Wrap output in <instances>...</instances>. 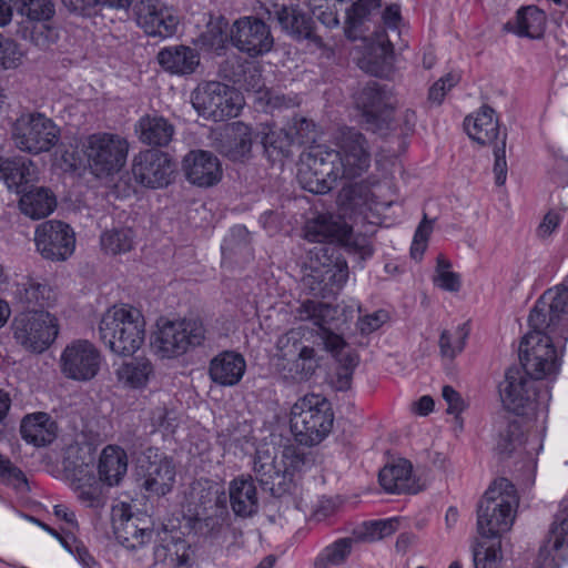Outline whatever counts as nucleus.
Here are the masks:
<instances>
[{"label": "nucleus", "instance_id": "nucleus-60", "mask_svg": "<svg viewBox=\"0 0 568 568\" xmlns=\"http://www.w3.org/2000/svg\"><path fill=\"white\" fill-rule=\"evenodd\" d=\"M442 396L447 403V413L458 416L466 408V403L460 394L450 385H445L442 390Z\"/></svg>", "mask_w": 568, "mask_h": 568}, {"label": "nucleus", "instance_id": "nucleus-34", "mask_svg": "<svg viewBox=\"0 0 568 568\" xmlns=\"http://www.w3.org/2000/svg\"><path fill=\"white\" fill-rule=\"evenodd\" d=\"M546 28V13L537 6L521 7L516 17L504 24V30L523 38L539 39Z\"/></svg>", "mask_w": 568, "mask_h": 568}, {"label": "nucleus", "instance_id": "nucleus-35", "mask_svg": "<svg viewBox=\"0 0 568 568\" xmlns=\"http://www.w3.org/2000/svg\"><path fill=\"white\" fill-rule=\"evenodd\" d=\"M34 179L36 170L30 159L16 156L0 162V180L17 194L26 191Z\"/></svg>", "mask_w": 568, "mask_h": 568}, {"label": "nucleus", "instance_id": "nucleus-18", "mask_svg": "<svg viewBox=\"0 0 568 568\" xmlns=\"http://www.w3.org/2000/svg\"><path fill=\"white\" fill-rule=\"evenodd\" d=\"M230 39L235 48L253 58L267 53L274 44L270 27L254 17L237 19L231 28Z\"/></svg>", "mask_w": 568, "mask_h": 568}, {"label": "nucleus", "instance_id": "nucleus-36", "mask_svg": "<svg viewBox=\"0 0 568 568\" xmlns=\"http://www.w3.org/2000/svg\"><path fill=\"white\" fill-rule=\"evenodd\" d=\"M128 471L126 452L118 445H106L99 458V478L108 486H116Z\"/></svg>", "mask_w": 568, "mask_h": 568}, {"label": "nucleus", "instance_id": "nucleus-12", "mask_svg": "<svg viewBox=\"0 0 568 568\" xmlns=\"http://www.w3.org/2000/svg\"><path fill=\"white\" fill-rule=\"evenodd\" d=\"M59 138V126L39 112L22 114L12 125L16 146L27 153L48 152L57 144Z\"/></svg>", "mask_w": 568, "mask_h": 568}, {"label": "nucleus", "instance_id": "nucleus-59", "mask_svg": "<svg viewBox=\"0 0 568 568\" xmlns=\"http://www.w3.org/2000/svg\"><path fill=\"white\" fill-rule=\"evenodd\" d=\"M387 320L388 313L385 310H378L359 317L357 326L362 334L367 335L377 331Z\"/></svg>", "mask_w": 568, "mask_h": 568}, {"label": "nucleus", "instance_id": "nucleus-33", "mask_svg": "<svg viewBox=\"0 0 568 568\" xmlns=\"http://www.w3.org/2000/svg\"><path fill=\"white\" fill-rule=\"evenodd\" d=\"M257 135L261 138L264 154L270 162H281L291 155L294 143L292 132H287L286 128H278L274 123H263Z\"/></svg>", "mask_w": 568, "mask_h": 568}, {"label": "nucleus", "instance_id": "nucleus-8", "mask_svg": "<svg viewBox=\"0 0 568 568\" xmlns=\"http://www.w3.org/2000/svg\"><path fill=\"white\" fill-rule=\"evenodd\" d=\"M152 346L163 358H175L201 346L205 341V327L200 320H161L156 324Z\"/></svg>", "mask_w": 568, "mask_h": 568}, {"label": "nucleus", "instance_id": "nucleus-37", "mask_svg": "<svg viewBox=\"0 0 568 568\" xmlns=\"http://www.w3.org/2000/svg\"><path fill=\"white\" fill-rule=\"evenodd\" d=\"M19 207L32 220L44 219L57 207V196L44 186H32L20 193Z\"/></svg>", "mask_w": 568, "mask_h": 568}, {"label": "nucleus", "instance_id": "nucleus-62", "mask_svg": "<svg viewBox=\"0 0 568 568\" xmlns=\"http://www.w3.org/2000/svg\"><path fill=\"white\" fill-rule=\"evenodd\" d=\"M63 6L78 16L89 17L98 8V0H61Z\"/></svg>", "mask_w": 568, "mask_h": 568}, {"label": "nucleus", "instance_id": "nucleus-2", "mask_svg": "<svg viewBox=\"0 0 568 568\" xmlns=\"http://www.w3.org/2000/svg\"><path fill=\"white\" fill-rule=\"evenodd\" d=\"M338 150L313 145L308 152L310 176L305 189L314 194L332 191L339 179H356L371 166V152L366 136L354 128H344Z\"/></svg>", "mask_w": 568, "mask_h": 568}, {"label": "nucleus", "instance_id": "nucleus-40", "mask_svg": "<svg viewBox=\"0 0 568 568\" xmlns=\"http://www.w3.org/2000/svg\"><path fill=\"white\" fill-rule=\"evenodd\" d=\"M381 8H371L363 0L352 3L345 11L344 34L349 41L366 40L369 37V23Z\"/></svg>", "mask_w": 568, "mask_h": 568}, {"label": "nucleus", "instance_id": "nucleus-17", "mask_svg": "<svg viewBox=\"0 0 568 568\" xmlns=\"http://www.w3.org/2000/svg\"><path fill=\"white\" fill-rule=\"evenodd\" d=\"M34 243L40 255L48 261H67L75 248L73 229L58 220H49L37 226Z\"/></svg>", "mask_w": 568, "mask_h": 568}, {"label": "nucleus", "instance_id": "nucleus-61", "mask_svg": "<svg viewBox=\"0 0 568 568\" xmlns=\"http://www.w3.org/2000/svg\"><path fill=\"white\" fill-rule=\"evenodd\" d=\"M434 284L447 292H458L462 287V281L458 273L442 272L434 277Z\"/></svg>", "mask_w": 568, "mask_h": 568}, {"label": "nucleus", "instance_id": "nucleus-9", "mask_svg": "<svg viewBox=\"0 0 568 568\" xmlns=\"http://www.w3.org/2000/svg\"><path fill=\"white\" fill-rule=\"evenodd\" d=\"M320 253L305 282L314 296L334 297L347 282L348 265L336 246L324 245Z\"/></svg>", "mask_w": 568, "mask_h": 568}, {"label": "nucleus", "instance_id": "nucleus-51", "mask_svg": "<svg viewBox=\"0 0 568 568\" xmlns=\"http://www.w3.org/2000/svg\"><path fill=\"white\" fill-rule=\"evenodd\" d=\"M12 7L31 20L47 21L54 14L51 0H9Z\"/></svg>", "mask_w": 568, "mask_h": 568}, {"label": "nucleus", "instance_id": "nucleus-64", "mask_svg": "<svg viewBox=\"0 0 568 568\" xmlns=\"http://www.w3.org/2000/svg\"><path fill=\"white\" fill-rule=\"evenodd\" d=\"M0 478L2 480H14L18 483H26V476L21 469L12 465L9 458L0 456Z\"/></svg>", "mask_w": 568, "mask_h": 568}, {"label": "nucleus", "instance_id": "nucleus-63", "mask_svg": "<svg viewBox=\"0 0 568 568\" xmlns=\"http://www.w3.org/2000/svg\"><path fill=\"white\" fill-rule=\"evenodd\" d=\"M382 22L386 29L398 31L399 24L402 22L400 6L397 3H390L386 6L382 12Z\"/></svg>", "mask_w": 568, "mask_h": 568}, {"label": "nucleus", "instance_id": "nucleus-48", "mask_svg": "<svg viewBox=\"0 0 568 568\" xmlns=\"http://www.w3.org/2000/svg\"><path fill=\"white\" fill-rule=\"evenodd\" d=\"M333 356L338 363L336 372V388L345 392L351 388L354 371L359 363V356L356 351H345V348L341 349Z\"/></svg>", "mask_w": 568, "mask_h": 568}, {"label": "nucleus", "instance_id": "nucleus-49", "mask_svg": "<svg viewBox=\"0 0 568 568\" xmlns=\"http://www.w3.org/2000/svg\"><path fill=\"white\" fill-rule=\"evenodd\" d=\"M475 568H499L501 560L500 540H484L473 551Z\"/></svg>", "mask_w": 568, "mask_h": 568}, {"label": "nucleus", "instance_id": "nucleus-7", "mask_svg": "<svg viewBox=\"0 0 568 568\" xmlns=\"http://www.w3.org/2000/svg\"><path fill=\"white\" fill-rule=\"evenodd\" d=\"M334 413L329 400L320 394H306L292 407L291 428L301 444H320L332 430Z\"/></svg>", "mask_w": 568, "mask_h": 568}, {"label": "nucleus", "instance_id": "nucleus-41", "mask_svg": "<svg viewBox=\"0 0 568 568\" xmlns=\"http://www.w3.org/2000/svg\"><path fill=\"white\" fill-rule=\"evenodd\" d=\"M19 302L26 305L30 311H44L53 306L57 302L55 291L45 282H39L28 278L17 291Z\"/></svg>", "mask_w": 568, "mask_h": 568}, {"label": "nucleus", "instance_id": "nucleus-23", "mask_svg": "<svg viewBox=\"0 0 568 568\" xmlns=\"http://www.w3.org/2000/svg\"><path fill=\"white\" fill-rule=\"evenodd\" d=\"M136 20L148 36L162 39L172 37L179 24L173 10L160 1L141 2Z\"/></svg>", "mask_w": 568, "mask_h": 568}, {"label": "nucleus", "instance_id": "nucleus-26", "mask_svg": "<svg viewBox=\"0 0 568 568\" xmlns=\"http://www.w3.org/2000/svg\"><path fill=\"white\" fill-rule=\"evenodd\" d=\"M131 514L130 505L122 504L112 510V523L116 539L128 549H136L151 541L153 527L140 526Z\"/></svg>", "mask_w": 568, "mask_h": 568}, {"label": "nucleus", "instance_id": "nucleus-21", "mask_svg": "<svg viewBox=\"0 0 568 568\" xmlns=\"http://www.w3.org/2000/svg\"><path fill=\"white\" fill-rule=\"evenodd\" d=\"M296 313L301 321H310L318 327L317 335L322 338L325 349L332 355L347 347L344 337L332 329V322L337 313L336 307L306 300L298 306Z\"/></svg>", "mask_w": 568, "mask_h": 568}, {"label": "nucleus", "instance_id": "nucleus-14", "mask_svg": "<svg viewBox=\"0 0 568 568\" xmlns=\"http://www.w3.org/2000/svg\"><path fill=\"white\" fill-rule=\"evenodd\" d=\"M128 151V141L112 133L92 134L85 146L89 166L99 178L119 172L125 164Z\"/></svg>", "mask_w": 568, "mask_h": 568}, {"label": "nucleus", "instance_id": "nucleus-56", "mask_svg": "<svg viewBox=\"0 0 568 568\" xmlns=\"http://www.w3.org/2000/svg\"><path fill=\"white\" fill-rule=\"evenodd\" d=\"M460 81V75L449 72L438 79L428 91V99L432 102L440 104L448 91H450Z\"/></svg>", "mask_w": 568, "mask_h": 568}, {"label": "nucleus", "instance_id": "nucleus-32", "mask_svg": "<svg viewBox=\"0 0 568 568\" xmlns=\"http://www.w3.org/2000/svg\"><path fill=\"white\" fill-rule=\"evenodd\" d=\"M464 126L468 136L481 145L491 144L499 138L498 118L488 105H483L475 115L466 116Z\"/></svg>", "mask_w": 568, "mask_h": 568}, {"label": "nucleus", "instance_id": "nucleus-3", "mask_svg": "<svg viewBox=\"0 0 568 568\" xmlns=\"http://www.w3.org/2000/svg\"><path fill=\"white\" fill-rule=\"evenodd\" d=\"M396 100L392 90L376 81L368 82L356 98L366 129L373 133L399 139L412 135L417 115L413 109L395 110Z\"/></svg>", "mask_w": 568, "mask_h": 568}, {"label": "nucleus", "instance_id": "nucleus-38", "mask_svg": "<svg viewBox=\"0 0 568 568\" xmlns=\"http://www.w3.org/2000/svg\"><path fill=\"white\" fill-rule=\"evenodd\" d=\"M135 131L143 144L161 148L169 145L175 129L164 116L146 114L139 119Z\"/></svg>", "mask_w": 568, "mask_h": 568}, {"label": "nucleus", "instance_id": "nucleus-53", "mask_svg": "<svg viewBox=\"0 0 568 568\" xmlns=\"http://www.w3.org/2000/svg\"><path fill=\"white\" fill-rule=\"evenodd\" d=\"M337 244L346 247L348 252L358 254L362 260L369 258L374 254V250L369 244L368 239L362 234H354L351 225L347 237L338 240Z\"/></svg>", "mask_w": 568, "mask_h": 568}, {"label": "nucleus", "instance_id": "nucleus-11", "mask_svg": "<svg viewBox=\"0 0 568 568\" xmlns=\"http://www.w3.org/2000/svg\"><path fill=\"white\" fill-rule=\"evenodd\" d=\"M13 338L24 349L42 353L48 349L59 334L58 318L48 311L22 312L11 325Z\"/></svg>", "mask_w": 568, "mask_h": 568}, {"label": "nucleus", "instance_id": "nucleus-22", "mask_svg": "<svg viewBox=\"0 0 568 568\" xmlns=\"http://www.w3.org/2000/svg\"><path fill=\"white\" fill-rule=\"evenodd\" d=\"M153 564L162 568H192L190 544L163 526L156 530Z\"/></svg>", "mask_w": 568, "mask_h": 568}, {"label": "nucleus", "instance_id": "nucleus-50", "mask_svg": "<svg viewBox=\"0 0 568 568\" xmlns=\"http://www.w3.org/2000/svg\"><path fill=\"white\" fill-rule=\"evenodd\" d=\"M226 30L227 21L224 18H220L216 22H210L206 31L200 36L201 44L207 50L221 54L229 40Z\"/></svg>", "mask_w": 568, "mask_h": 568}, {"label": "nucleus", "instance_id": "nucleus-42", "mask_svg": "<svg viewBox=\"0 0 568 568\" xmlns=\"http://www.w3.org/2000/svg\"><path fill=\"white\" fill-rule=\"evenodd\" d=\"M153 374V365L146 357H133L116 369L118 379L131 388L145 387Z\"/></svg>", "mask_w": 568, "mask_h": 568}, {"label": "nucleus", "instance_id": "nucleus-44", "mask_svg": "<svg viewBox=\"0 0 568 568\" xmlns=\"http://www.w3.org/2000/svg\"><path fill=\"white\" fill-rule=\"evenodd\" d=\"M526 440V434L521 422L513 419L499 430L495 450L501 458H507L525 445Z\"/></svg>", "mask_w": 568, "mask_h": 568}, {"label": "nucleus", "instance_id": "nucleus-10", "mask_svg": "<svg viewBox=\"0 0 568 568\" xmlns=\"http://www.w3.org/2000/svg\"><path fill=\"white\" fill-rule=\"evenodd\" d=\"M192 105L206 120L225 121L240 114L243 97L233 87L210 81L192 93Z\"/></svg>", "mask_w": 568, "mask_h": 568}, {"label": "nucleus", "instance_id": "nucleus-39", "mask_svg": "<svg viewBox=\"0 0 568 568\" xmlns=\"http://www.w3.org/2000/svg\"><path fill=\"white\" fill-rule=\"evenodd\" d=\"M229 497L232 510L236 516L248 517L258 507L256 487L252 478L236 477L229 486Z\"/></svg>", "mask_w": 568, "mask_h": 568}, {"label": "nucleus", "instance_id": "nucleus-55", "mask_svg": "<svg viewBox=\"0 0 568 568\" xmlns=\"http://www.w3.org/2000/svg\"><path fill=\"white\" fill-rule=\"evenodd\" d=\"M324 4H315L313 14L326 28H336L339 26L338 9L336 4H342L343 0H324Z\"/></svg>", "mask_w": 568, "mask_h": 568}, {"label": "nucleus", "instance_id": "nucleus-4", "mask_svg": "<svg viewBox=\"0 0 568 568\" xmlns=\"http://www.w3.org/2000/svg\"><path fill=\"white\" fill-rule=\"evenodd\" d=\"M312 465L310 454L294 445H286L281 449L280 457L258 450L253 469L263 490L275 498L296 499L301 495L296 475L307 470Z\"/></svg>", "mask_w": 568, "mask_h": 568}, {"label": "nucleus", "instance_id": "nucleus-30", "mask_svg": "<svg viewBox=\"0 0 568 568\" xmlns=\"http://www.w3.org/2000/svg\"><path fill=\"white\" fill-rule=\"evenodd\" d=\"M20 434L26 443L36 447H44L57 438L58 425L48 413L38 412L23 417Z\"/></svg>", "mask_w": 568, "mask_h": 568}, {"label": "nucleus", "instance_id": "nucleus-1", "mask_svg": "<svg viewBox=\"0 0 568 568\" xmlns=\"http://www.w3.org/2000/svg\"><path fill=\"white\" fill-rule=\"evenodd\" d=\"M530 331L519 345L520 365L506 371L499 394L506 409L518 416H532L550 394L538 381L557 374L561 362L557 347L568 341V284L548 288L536 301L528 316Z\"/></svg>", "mask_w": 568, "mask_h": 568}, {"label": "nucleus", "instance_id": "nucleus-24", "mask_svg": "<svg viewBox=\"0 0 568 568\" xmlns=\"http://www.w3.org/2000/svg\"><path fill=\"white\" fill-rule=\"evenodd\" d=\"M186 180L201 187L215 185L222 179V165L216 155L210 151L192 150L183 159Z\"/></svg>", "mask_w": 568, "mask_h": 568}, {"label": "nucleus", "instance_id": "nucleus-45", "mask_svg": "<svg viewBox=\"0 0 568 568\" xmlns=\"http://www.w3.org/2000/svg\"><path fill=\"white\" fill-rule=\"evenodd\" d=\"M354 539L338 538L321 550L314 560V568H331L343 565L349 557Z\"/></svg>", "mask_w": 568, "mask_h": 568}, {"label": "nucleus", "instance_id": "nucleus-20", "mask_svg": "<svg viewBox=\"0 0 568 568\" xmlns=\"http://www.w3.org/2000/svg\"><path fill=\"white\" fill-rule=\"evenodd\" d=\"M265 11L268 20L276 21L282 30L294 39L307 40L316 49L324 48L322 37L315 33L312 17L302 11L298 6L272 3L271 7L265 8Z\"/></svg>", "mask_w": 568, "mask_h": 568}, {"label": "nucleus", "instance_id": "nucleus-15", "mask_svg": "<svg viewBox=\"0 0 568 568\" xmlns=\"http://www.w3.org/2000/svg\"><path fill=\"white\" fill-rule=\"evenodd\" d=\"M138 475L143 490L161 497L172 491L176 469L172 457L156 447H148L138 459Z\"/></svg>", "mask_w": 568, "mask_h": 568}, {"label": "nucleus", "instance_id": "nucleus-5", "mask_svg": "<svg viewBox=\"0 0 568 568\" xmlns=\"http://www.w3.org/2000/svg\"><path fill=\"white\" fill-rule=\"evenodd\" d=\"M98 331L100 341L113 354L132 356L144 343L145 320L131 305H113L103 313Z\"/></svg>", "mask_w": 568, "mask_h": 568}, {"label": "nucleus", "instance_id": "nucleus-52", "mask_svg": "<svg viewBox=\"0 0 568 568\" xmlns=\"http://www.w3.org/2000/svg\"><path fill=\"white\" fill-rule=\"evenodd\" d=\"M315 128L316 124L314 123V121L305 116L296 115L287 123L286 130L287 132H292L294 144L303 145L315 142Z\"/></svg>", "mask_w": 568, "mask_h": 568}, {"label": "nucleus", "instance_id": "nucleus-13", "mask_svg": "<svg viewBox=\"0 0 568 568\" xmlns=\"http://www.w3.org/2000/svg\"><path fill=\"white\" fill-rule=\"evenodd\" d=\"M104 355L91 341L78 338L62 349L59 358L61 374L70 381L88 383L101 372Z\"/></svg>", "mask_w": 568, "mask_h": 568}, {"label": "nucleus", "instance_id": "nucleus-28", "mask_svg": "<svg viewBox=\"0 0 568 568\" xmlns=\"http://www.w3.org/2000/svg\"><path fill=\"white\" fill-rule=\"evenodd\" d=\"M303 231L304 237L308 242H327V245L333 246V243L347 237L349 225L339 216L317 214L306 221Z\"/></svg>", "mask_w": 568, "mask_h": 568}, {"label": "nucleus", "instance_id": "nucleus-25", "mask_svg": "<svg viewBox=\"0 0 568 568\" xmlns=\"http://www.w3.org/2000/svg\"><path fill=\"white\" fill-rule=\"evenodd\" d=\"M277 347L281 351L283 358H286L297 352V357L294 359L293 366L290 368L293 379L307 381L314 375L318 367L315 349L302 344L300 333L295 331L286 333L278 338Z\"/></svg>", "mask_w": 568, "mask_h": 568}, {"label": "nucleus", "instance_id": "nucleus-43", "mask_svg": "<svg viewBox=\"0 0 568 568\" xmlns=\"http://www.w3.org/2000/svg\"><path fill=\"white\" fill-rule=\"evenodd\" d=\"M470 331L469 322L462 323L450 329H444L438 341L440 356L453 361L462 354L466 347Z\"/></svg>", "mask_w": 568, "mask_h": 568}, {"label": "nucleus", "instance_id": "nucleus-46", "mask_svg": "<svg viewBox=\"0 0 568 568\" xmlns=\"http://www.w3.org/2000/svg\"><path fill=\"white\" fill-rule=\"evenodd\" d=\"M75 491L79 500L90 508H103L106 498L103 493V485L100 478H97L93 474L87 475L83 478H77L74 480Z\"/></svg>", "mask_w": 568, "mask_h": 568}, {"label": "nucleus", "instance_id": "nucleus-6", "mask_svg": "<svg viewBox=\"0 0 568 568\" xmlns=\"http://www.w3.org/2000/svg\"><path fill=\"white\" fill-rule=\"evenodd\" d=\"M518 503L517 489L509 479L494 480L478 504L479 535L489 540H500V535L513 526Z\"/></svg>", "mask_w": 568, "mask_h": 568}, {"label": "nucleus", "instance_id": "nucleus-27", "mask_svg": "<svg viewBox=\"0 0 568 568\" xmlns=\"http://www.w3.org/2000/svg\"><path fill=\"white\" fill-rule=\"evenodd\" d=\"M378 481L388 494H416L420 490L413 475V465L405 458H399L382 468Z\"/></svg>", "mask_w": 568, "mask_h": 568}, {"label": "nucleus", "instance_id": "nucleus-19", "mask_svg": "<svg viewBox=\"0 0 568 568\" xmlns=\"http://www.w3.org/2000/svg\"><path fill=\"white\" fill-rule=\"evenodd\" d=\"M568 562V499L561 501L550 528V538L538 551L534 568H560Z\"/></svg>", "mask_w": 568, "mask_h": 568}, {"label": "nucleus", "instance_id": "nucleus-58", "mask_svg": "<svg viewBox=\"0 0 568 568\" xmlns=\"http://www.w3.org/2000/svg\"><path fill=\"white\" fill-rule=\"evenodd\" d=\"M506 138L507 134L504 133L500 140V145L496 144L494 148V173H495V182L497 185H503L506 182L507 178V161H506Z\"/></svg>", "mask_w": 568, "mask_h": 568}, {"label": "nucleus", "instance_id": "nucleus-29", "mask_svg": "<svg viewBox=\"0 0 568 568\" xmlns=\"http://www.w3.org/2000/svg\"><path fill=\"white\" fill-rule=\"evenodd\" d=\"M246 371V362L240 353L224 351L214 356L209 366L212 382L221 386H234L240 383Z\"/></svg>", "mask_w": 568, "mask_h": 568}, {"label": "nucleus", "instance_id": "nucleus-47", "mask_svg": "<svg viewBox=\"0 0 568 568\" xmlns=\"http://www.w3.org/2000/svg\"><path fill=\"white\" fill-rule=\"evenodd\" d=\"M135 234L130 227H119L104 231L100 244L106 254L120 255L130 252L134 246Z\"/></svg>", "mask_w": 568, "mask_h": 568}, {"label": "nucleus", "instance_id": "nucleus-54", "mask_svg": "<svg viewBox=\"0 0 568 568\" xmlns=\"http://www.w3.org/2000/svg\"><path fill=\"white\" fill-rule=\"evenodd\" d=\"M21 57L22 52L18 43L0 33V68L12 69L18 67Z\"/></svg>", "mask_w": 568, "mask_h": 568}, {"label": "nucleus", "instance_id": "nucleus-31", "mask_svg": "<svg viewBox=\"0 0 568 568\" xmlns=\"http://www.w3.org/2000/svg\"><path fill=\"white\" fill-rule=\"evenodd\" d=\"M156 59L165 72L175 75L192 74L200 64L199 52L183 44L162 48Z\"/></svg>", "mask_w": 568, "mask_h": 568}, {"label": "nucleus", "instance_id": "nucleus-16", "mask_svg": "<svg viewBox=\"0 0 568 568\" xmlns=\"http://www.w3.org/2000/svg\"><path fill=\"white\" fill-rule=\"evenodd\" d=\"M176 171L174 160L156 149L140 151L132 159L131 174L136 184L146 189L168 186Z\"/></svg>", "mask_w": 568, "mask_h": 568}, {"label": "nucleus", "instance_id": "nucleus-57", "mask_svg": "<svg viewBox=\"0 0 568 568\" xmlns=\"http://www.w3.org/2000/svg\"><path fill=\"white\" fill-rule=\"evenodd\" d=\"M397 524L398 521L395 518L366 523V536L371 540L385 538L396 531Z\"/></svg>", "mask_w": 568, "mask_h": 568}]
</instances>
